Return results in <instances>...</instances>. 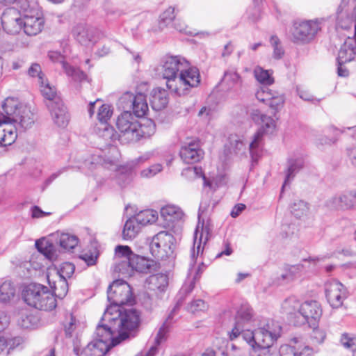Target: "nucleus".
<instances>
[{
  "instance_id": "obj_1",
  "label": "nucleus",
  "mask_w": 356,
  "mask_h": 356,
  "mask_svg": "<svg viewBox=\"0 0 356 356\" xmlns=\"http://www.w3.org/2000/svg\"><path fill=\"white\" fill-rule=\"evenodd\" d=\"M161 69L163 77L166 80L167 88L178 96L188 94L191 88L198 86L200 82L198 69L191 67L184 57H165Z\"/></svg>"
},
{
  "instance_id": "obj_2",
  "label": "nucleus",
  "mask_w": 356,
  "mask_h": 356,
  "mask_svg": "<svg viewBox=\"0 0 356 356\" xmlns=\"http://www.w3.org/2000/svg\"><path fill=\"white\" fill-rule=\"evenodd\" d=\"M33 122L29 107L16 98H6L0 109V146L12 145L17 137V129H29Z\"/></svg>"
},
{
  "instance_id": "obj_3",
  "label": "nucleus",
  "mask_w": 356,
  "mask_h": 356,
  "mask_svg": "<svg viewBox=\"0 0 356 356\" xmlns=\"http://www.w3.org/2000/svg\"><path fill=\"white\" fill-rule=\"evenodd\" d=\"M282 312L295 326L307 325L313 327L318 325L323 310L321 304L316 300L301 302L296 296L286 298L281 305Z\"/></svg>"
},
{
  "instance_id": "obj_4",
  "label": "nucleus",
  "mask_w": 356,
  "mask_h": 356,
  "mask_svg": "<svg viewBox=\"0 0 356 356\" xmlns=\"http://www.w3.org/2000/svg\"><path fill=\"white\" fill-rule=\"evenodd\" d=\"M281 332L279 323L268 320L254 331H243L242 338L252 349L250 356H277L270 354L269 348L280 337Z\"/></svg>"
},
{
  "instance_id": "obj_5",
  "label": "nucleus",
  "mask_w": 356,
  "mask_h": 356,
  "mask_svg": "<svg viewBox=\"0 0 356 356\" xmlns=\"http://www.w3.org/2000/svg\"><path fill=\"white\" fill-rule=\"evenodd\" d=\"M114 260V272L124 277L131 275L134 270L149 273L157 266L154 260L134 253L127 245H118L115 247Z\"/></svg>"
},
{
  "instance_id": "obj_6",
  "label": "nucleus",
  "mask_w": 356,
  "mask_h": 356,
  "mask_svg": "<svg viewBox=\"0 0 356 356\" xmlns=\"http://www.w3.org/2000/svg\"><path fill=\"white\" fill-rule=\"evenodd\" d=\"M115 307H107L103 321L114 325L120 341L129 337V332L137 327L139 323V314L134 309L114 310Z\"/></svg>"
},
{
  "instance_id": "obj_7",
  "label": "nucleus",
  "mask_w": 356,
  "mask_h": 356,
  "mask_svg": "<svg viewBox=\"0 0 356 356\" xmlns=\"http://www.w3.org/2000/svg\"><path fill=\"white\" fill-rule=\"evenodd\" d=\"M209 208L208 200L201 202L198 211V222L194 232L193 246L191 254V259L194 262L199 254H202L204 245L211 236L212 226L208 214Z\"/></svg>"
},
{
  "instance_id": "obj_8",
  "label": "nucleus",
  "mask_w": 356,
  "mask_h": 356,
  "mask_svg": "<svg viewBox=\"0 0 356 356\" xmlns=\"http://www.w3.org/2000/svg\"><path fill=\"white\" fill-rule=\"evenodd\" d=\"M25 302L40 310L51 311L56 307V300L49 290L38 284L26 286L22 293Z\"/></svg>"
},
{
  "instance_id": "obj_9",
  "label": "nucleus",
  "mask_w": 356,
  "mask_h": 356,
  "mask_svg": "<svg viewBox=\"0 0 356 356\" xmlns=\"http://www.w3.org/2000/svg\"><path fill=\"white\" fill-rule=\"evenodd\" d=\"M19 8L23 12V30L25 34L34 36L42 32L44 19L38 6L33 2L19 1Z\"/></svg>"
},
{
  "instance_id": "obj_10",
  "label": "nucleus",
  "mask_w": 356,
  "mask_h": 356,
  "mask_svg": "<svg viewBox=\"0 0 356 356\" xmlns=\"http://www.w3.org/2000/svg\"><path fill=\"white\" fill-rule=\"evenodd\" d=\"M108 301L110 305L108 307H115L114 310L121 308L125 304H131L134 297L131 286L127 282L117 280L113 282L107 291Z\"/></svg>"
},
{
  "instance_id": "obj_11",
  "label": "nucleus",
  "mask_w": 356,
  "mask_h": 356,
  "mask_svg": "<svg viewBox=\"0 0 356 356\" xmlns=\"http://www.w3.org/2000/svg\"><path fill=\"white\" fill-rule=\"evenodd\" d=\"M324 19H315L296 23L292 31V38L298 43H309L312 41L321 30Z\"/></svg>"
},
{
  "instance_id": "obj_12",
  "label": "nucleus",
  "mask_w": 356,
  "mask_h": 356,
  "mask_svg": "<svg viewBox=\"0 0 356 356\" xmlns=\"http://www.w3.org/2000/svg\"><path fill=\"white\" fill-rule=\"evenodd\" d=\"M175 238L168 232H160L152 239L149 250L152 254L158 259H164L170 256L175 248Z\"/></svg>"
},
{
  "instance_id": "obj_13",
  "label": "nucleus",
  "mask_w": 356,
  "mask_h": 356,
  "mask_svg": "<svg viewBox=\"0 0 356 356\" xmlns=\"http://www.w3.org/2000/svg\"><path fill=\"white\" fill-rule=\"evenodd\" d=\"M129 111L122 113L117 118L116 127L121 133L122 136L129 142H134L136 138L137 129L139 127V121Z\"/></svg>"
},
{
  "instance_id": "obj_14",
  "label": "nucleus",
  "mask_w": 356,
  "mask_h": 356,
  "mask_svg": "<svg viewBox=\"0 0 356 356\" xmlns=\"http://www.w3.org/2000/svg\"><path fill=\"white\" fill-rule=\"evenodd\" d=\"M326 298L330 306L339 308L348 296L347 288L340 282L333 280L328 281L325 285Z\"/></svg>"
},
{
  "instance_id": "obj_15",
  "label": "nucleus",
  "mask_w": 356,
  "mask_h": 356,
  "mask_svg": "<svg viewBox=\"0 0 356 356\" xmlns=\"http://www.w3.org/2000/svg\"><path fill=\"white\" fill-rule=\"evenodd\" d=\"M72 35L81 45L92 47L104 39L102 35L95 29L85 24H78L73 28Z\"/></svg>"
},
{
  "instance_id": "obj_16",
  "label": "nucleus",
  "mask_w": 356,
  "mask_h": 356,
  "mask_svg": "<svg viewBox=\"0 0 356 356\" xmlns=\"http://www.w3.org/2000/svg\"><path fill=\"white\" fill-rule=\"evenodd\" d=\"M259 124H260L261 127L254 134L253 140L249 146L250 153L253 161H256L259 156V153L264 134H271L275 129V120L267 115L263 117L262 120Z\"/></svg>"
},
{
  "instance_id": "obj_17",
  "label": "nucleus",
  "mask_w": 356,
  "mask_h": 356,
  "mask_svg": "<svg viewBox=\"0 0 356 356\" xmlns=\"http://www.w3.org/2000/svg\"><path fill=\"white\" fill-rule=\"evenodd\" d=\"M1 24L7 33H18L23 27V12L21 13L14 8L6 9L1 15Z\"/></svg>"
},
{
  "instance_id": "obj_18",
  "label": "nucleus",
  "mask_w": 356,
  "mask_h": 356,
  "mask_svg": "<svg viewBox=\"0 0 356 356\" xmlns=\"http://www.w3.org/2000/svg\"><path fill=\"white\" fill-rule=\"evenodd\" d=\"M93 340L102 341L108 344V347L115 346L120 342L117 330L114 329V325L111 322L103 321V317L96 327Z\"/></svg>"
},
{
  "instance_id": "obj_19",
  "label": "nucleus",
  "mask_w": 356,
  "mask_h": 356,
  "mask_svg": "<svg viewBox=\"0 0 356 356\" xmlns=\"http://www.w3.org/2000/svg\"><path fill=\"white\" fill-rule=\"evenodd\" d=\"M281 356H313L314 350L306 345L301 339L294 338L289 344L284 345L280 348Z\"/></svg>"
},
{
  "instance_id": "obj_20",
  "label": "nucleus",
  "mask_w": 356,
  "mask_h": 356,
  "mask_svg": "<svg viewBox=\"0 0 356 356\" xmlns=\"http://www.w3.org/2000/svg\"><path fill=\"white\" fill-rule=\"evenodd\" d=\"M179 154L186 163H196L203 157V152L200 149L199 141L195 139L185 143L181 146Z\"/></svg>"
},
{
  "instance_id": "obj_21",
  "label": "nucleus",
  "mask_w": 356,
  "mask_h": 356,
  "mask_svg": "<svg viewBox=\"0 0 356 356\" xmlns=\"http://www.w3.org/2000/svg\"><path fill=\"white\" fill-rule=\"evenodd\" d=\"M146 283L149 295L160 298L168 286V277L163 273L152 275L147 278Z\"/></svg>"
},
{
  "instance_id": "obj_22",
  "label": "nucleus",
  "mask_w": 356,
  "mask_h": 356,
  "mask_svg": "<svg viewBox=\"0 0 356 356\" xmlns=\"http://www.w3.org/2000/svg\"><path fill=\"white\" fill-rule=\"evenodd\" d=\"M252 317V309L248 307H241L237 312L235 318L234 327L232 331L229 332L230 340H234L239 336L242 337V332L247 330H244V324L249 322Z\"/></svg>"
},
{
  "instance_id": "obj_23",
  "label": "nucleus",
  "mask_w": 356,
  "mask_h": 356,
  "mask_svg": "<svg viewBox=\"0 0 356 356\" xmlns=\"http://www.w3.org/2000/svg\"><path fill=\"white\" fill-rule=\"evenodd\" d=\"M49 59L54 63H60L62 67L68 76H71L74 81H82L86 78L85 74L79 68L72 67L64 61V57L58 51H51L48 54Z\"/></svg>"
},
{
  "instance_id": "obj_24",
  "label": "nucleus",
  "mask_w": 356,
  "mask_h": 356,
  "mask_svg": "<svg viewBox=\"0 0 356 356\" xmlns=\"http://www.w3.org/2000/svg\"><path fill=\"white\" fill-rule=\"evenodd\" d=\"M51 120L54 124L58 127L64 128L68 124L70 117L67 108L63 102L60 104H47Z\"/></svg>"
},
{
  "instance_id": "obj_25",
  "label": "nucleus",
  "mask_w": 356,
  "mask_h": 356,
  "mask_svg": "<svg viewBox=\"0 0 356 356\" xmlns=\"http://www.w3.org/2000/svg\"><path fill=\"white\" fill-rule=\"evenodd\" d=\"M355 26V39L348 38L341 45L337 57L338 64L343 65L350 62L356 55V26Z\"/></svg>"
},
{
  "instance_id": "obj_26",
  "label": "nucleus",
  "mask_w": 356,
  "mask_h": 356,
  "mask_svg": "<svg viewBox=\"0 0 356 356\" xmlns=\"http://www.w3.org/2000/svg\"><path fill=\"white\" fill-rule=\"evenodd\" d=\"M109 348L108 344L92 340L81 352L77 348L74 351L78 356H104Z\"/></svg>"
},
{
  "instance_id": "obj_27",
  "label": "nucleus",
  "mask_w": 356,
  "mask_h": 356,
  "mask_svg": "<svg viewBox=\"0 0 356 356\" xmlns=\"http://www.w3.org/2000/svg\"><path fill=\"white\" fill-rule=\"evenodd\" d=\"M113 114V110L111 108V106L108 104H102L97 113V119L101 123L102 128H97L98 129H102V132H98V134L102 137H108L113 133V129L110 127L107 122L111 118Z\"/></svg>"
},
{
  "instance_id": "obj_28",
  "label": "nucleus",
  "mask_w": 356,
  "mask_h": 356,
  "mask_svg": "<svg viewBox=\"0 0 356 356\" xmlns=\"http://www.w3.org/2000/svg\"><path fill=\"white\" fill-rule=\"evenodd\" d=\"M304 270L302 264L286 266L283 273L277 278L279 284L290 283L302 276Z\"/></svg>"
},
{
  "instance_id": "obj_29",
  "label": "nucleus",
  "mask_w": 356,
  "mask_h": 356,
  "mask_svg": "<svg viewBox=\"0 0 356 356\" xmlns=\"http://www.w3.org/2000/svg\"><path fill=\"white\" fill-rule=\"evenodd\" d=\"M304 167V160L301 157L290 158L287 162V168L286 170V177L283 188L290 183L296 175Z\"/></svg>"
},
{
  "instance_id": "obj_30",
  "label": "nucleus",
  "mask_w": 356,
  "mask_h": 356,
  "mask_svg": "<svg viewBox=\"0 0 356 356\" xmlns=\"http://www.w3.org/2000/svg\"><path fill=\"white\" fill-rule=\"evenodd\" d=\"M150 102L154 110H162L168 104V92L159 88L153 89L151 93Z\"/></svg>"
},
{
  "instance_id": "obj_31",
  "label": "nucleus",
  "mask_w": 356,
  "mask_h": 356,
  "mask_svg": "<svg viewBox=\"0 0 356 356\" xmlns=\"http://www.w3.org/2000/svg\"><path fill=\"white\" fill-rule=\"evenodd\" d=\"M54 276L55 275L51 272H48L47 277L49 284L53 289L55 296L59 298H63L66 296L68 291L67 280L57 277L58 280H54Z\"/></svg>"
},
{
  "instance_id": "obj_32",
  "label": "nucleus",
  "mask_w": 356,
  "mask_h": 356,
  "mask_svg": "<svg viewBox=\"0 0 356 356\" xmlns=\"http://www.w3.org/2000/svg\"><path fill=\"white\" fill-rule=\"evenodd\" d=\"M168 332V325L166 324V323H165L160 327L156 334L154 341L155 344L152 346L149 349V350L145 352H141L136 356H155L158 353V346H159L161 343L166 341Z\"/></svg>"
},
{
  "instance_id": "obj_33",
  "label": "nucleus",
  "mask_w": 356,
  "mask_h": 356,
  "mask_svg": "<svg viewBox=\"0 0 356 356\" xmlns=\"http://www.w3.org/2000/svg\"><path fill=\"white\" fill-rule=\"evenodd\" d=\"M56 243L65 250H72L79 243V238L77 236L69 233H60L56 232L52 235Z\"/></svg>"
},
{
  "instance_id": "obj_34",
  "label": "nucleus",
  "mask_w": 356,
  "mask_h": 356,
  "mask_svg": "<svg viewBox=\"0 0 356 356\" xmlns=\"http://www.w3.org/2000/svg\"><path fill=\"white\" fill-rule=\"evenodd\" d=\"M40 87L42 96L47 100V104H52L54 105L63 102L57 93L56 88L54 86L50 85L47 80H44V83H40Z\"/></svg>"
},
{
  "instance_id": "obj_35",
  "label": "nucleus",
  "mask_w": 356,
  "mask_h": 356,
  "mask_svg": "<svg viewBox=\"0 0 356 356\" xmlns=\"http://www.w3.org/2000/svg\"><path fill=\"white\" fill-rule=\"evenodd\" d=\"M353 193L342 194L334 196L329 201V205L336 209H350L355 207Z\"/></svg>"
},
{
  "instance_id": "obj_36",
  "label": "nucleus",
  "mask_w": 356,
  "mask_h": 356,
  "mask_svg": "<svg viewBox=\"0 0 356 356\" xmlns=\"http://www.w3.org/2000/svg\"><path fill=\"white\" fill-rule=\"evenodd\" d=\"M161 216L166 221L173 222L181 220L184 213L178 207L175 205H167L161 209Z\"/></svg>"
},
{
  "instance_id": "obj_37",
  "label": "nucleus",
  "mask_w": 356,
  "mask_h": 356,
  "mask_svg": "<svg viewBox=\"0 0 356 356\" xmlns=\"http://www.w3.org/2000/svg\"><path fill=\"white\" fill-rule=\"evenodd\" d=\"M131 106L136 116L143 117L148 111L146 95L142 92L135 95Z\"/></svg>"
},
{
  "instance_id": "obj_38",
  "label": "nucleus",
  "mask_w": 356,
  "mask_h": 356,
  "mask_svg": "<svg viewBox=\"0 0 356 356\" xmlns=\"http://www.w3.org/2000/svg\"><path fill=\"white\" fill-rule=\"evenodd\" d=\"M289 209L291 213L298 219H303L309 213V204L301 200H294Z\"/></svg>"
},
{
  "instance_id": "obj_39",
  "label": "nucleus",
  "mask_w": 356,
  "mask_h": 356,
  "mask_svg": "<svg viewBox=\"0 0 356 356\" xmlns=\"http://www.w3.org/2000/svg\"><path fill=\"white\" fill-rule=\"evenodd\" d=\"M155 131L156 125L152 120L146 119L143 123L139 122V127L137 129V132H136L138 136L136 138H134V142H136L143 138H149L152 136Z\"/></svg>"
},
{
  "instance_id": "obj_40",
  "label": "nucleus",
  "mask_w": 356,
  "mask_h": 356,
  "mask_svg": "<svg viewBox=\"0 0 356 356\" xmlns=\"http://www.w3.org/2000/svg\"><path fill=\"white\" fill-rule=\"evenodd\" d=\"M141 225L132 217L128 219L122 231V237L125 240L135 238L140 232Z\"/></svg>"
},
{
  "instance_id": "obj_41",
  "label": "nucleus",
  "mask_w": 356,
  "mask_h": 356,
  "mask_svg": "<svg viewBox=\"0 0 356 356\" xmlns=\"http://www.w3.org/2000/svg\"><path fill=\"white\" fill-rule=\"evenodd\" d=\"M22 339L19 337L7 339L0 334V356L7 355L21 343Z\"/></svg>"
},
{
  "instance_id": "obj_42",
  "label": "nucleus",
  "mask_w": 356,
  "mask_h": 356,
  "mask_svg": "<svg viewBox=\"0 0 356 356\" xmlns=\"http://www.w3.org/2000/svg\"><path fill=\"white\" fill-rule=\"evenodd\" d=\"M141 226L152 224L158 219V213L156 211L146 209L140 211L133 217Z\"/></svg>"
},
{
  "instance_id": "obj_43",
  "label": "nucleus",
  "mask_w": 356,
  "mask_h": 356,
  "mask_svg": "<svg viewBox=\"0 0 356 356\" xmlns=\"http://www.w3.org/2000/svg\"><path fill=\"white\" fill-rule=\"evenodd\" d=\"M38 250L47 259L52 260L56 257L54 245L49 240L42 238L35 242Z\"/></svg>"
},
{
  "instance_id": "obj_44",
  "label": "nucleus",
  "mask_w": 356,
  "mask_h": 356,
  "mask_svg": "<svg viewBox=\"0 0 356 356\" xmlns=\"http://www.w3.org/2000/svg\"><path fill=\"white\" fill-rule=\"evenodd\" d=\"M75 270V266L70 262H64L58 268L49 269L56 277H61L67 280L72 277Z\"/></svg>"
},
{
  "instance_id": "obj_45",
  "label": "nucleus",
  "mask_w": 356,
  "mask_h": 356,
  "mask_svg": "<svg viewBox=\"0 0 356 356\" xmlns=\"http://www.w3.org/2000/svg\"><path fill=\"white\" fill-rule=\"evenodd\" d=\"M253 72L255 79L260 83L265 86H269L273 83L274 79L270 71L264 70L260 66H257L254 69Z\"/></svg>"
},
{
  "instance_id": "obj_46",
  "label": "nucleus",
  "mask_w": 356,
  "mask_h": 356,
  "mask_svg": "<svg viewBox=\"0 0 356 356\" xmlns=\"http://www.w3.org/2000/svg\"><path fill=\"white\" fill-rule=\"evenodd\" d=\"M15 289L10 282H4L0 286V301L9 302L15 296Z\"/></svg>"
},
{
  "instance_id": "obj_47",
  "label": "nucleus",
  "mask_w": 356,
  "mask_h": 356,
  "mask_svg": "<svg viewBox=\"0 0 356 356\" xmlns=\"http://www.w3.org/2000/svg\"><path fill=\"white\" fill-rule=\"evenodd\" d=\"M224 81L229 87L232 88L235 86L241 85L242 79L236 70L234 68L229 69L224 74Z\"/></svg>"
},
{
  "instance_id": "obj_48",
  "label": "nucleus",
  "mask_w": 356,
  "mask_h": 356,
  "mask_svg": "<svg viewBox=\"0 0 356 356\" xmlns=\"http://www.w3.org/2000/svg\"><path fill=\"white\" fill-rule=\"evenodd\" d=\"M284 102L285 97L284 95L275 91L268 104L272 109L279 111L283 108Z\"/></svg>"
},
{
  "instance_id": "obj_49",
  "label": "nucleus",
  "mask_w": 356,
  "mask_h": 356,
  "mask_svg": "<svg viewBox=\"0 0 356 356\" xmlns=\"http://www.w3.org/2000/svg\"><path fill=\"white\" fill-rule=\"evenodd\" d=\"M82 327L81 323L72 314L69 316V321L65 325V332L67 336L72 337L76 331Z\"/></svg>"
},
{
  "instance_id": "obj_50",
  "label": "nucleus",
  "mask_w": 356,
  "mask_h": 356,
  "mask_svg": "<svg viewBox=\"0 0 356 356\" xmlns=\"http://www.w3.org/2000/svg\"><path fill=\"white\" fill-rule=\"evenodd\" d=\"M229 144L231 151L235 154H238L245 148V144L243 137L233 136L229 138Z\"/></svg>"
},
{
  "instance_id": "obj_51",
  "label": "nucleus",
  "mask_w": 356,
  "mask_h": 356,
  "mask_svg": "<svg viewBox=\"0 0 356 356\" xmlns=\"http://www.w3.org/2000/svg\"><path fill=\"white\" fill-rule=\"evenodd\" d=\"M341 344L347 349H350L353 353L356 351V335L344 333L340 339Z\"/></svg>"
},
{
  "instance_id": "obj_52",
  "label": "nucleus",
  "mask_w": 356,
  "mask_h": 356,
  "mask_svg": "<svg viewBox=\"0 0 356 356\" xmlns=\"http://www.w3.org/2000/svg\"><path fill=\"white\" fill-rule=\"evenodd\" d=\"M274 92L266 86H262L257 90L255 96L259 102L268 103Z\"/></svg>"
},
{
  "instance_id": "obj_53",
  "label": "nucleus",
  "mask_w": 356,
  "mask_h": 356,
  "mask_svg": "<svg viewBox=\"0 0 356 356\" xmlns=\"http://www.w3.org/2000/svg\"><path fill=\"white\" fill-rule=\"evenodd\" d=\"M310 327L313 330L312 334V340L316 343H323L327 335L325 330L322 327H319L318 325Z\"/></svg>"
},
{
  "instance_id": "obj_54",
  "label": "nucleus",
  "mask_w": 356,
  "mask_h": 356,
  "mask_svg": "<svg viewBox=\"0 0 356 356\" xmlns=\"http://www.w3.org/2000/svg\"><path fill=\"white\" fill-rule=\"evenodd\" d=\"M28 74L32 77L38 79V83H44V77L41 67L38 63H33L28 70Z\"/></svg>"
},
{
  "instance_id": "obj_55",
  "label": "nucleus",
  "mask_w": 356,
  "mask_h": 356,
  "mask_svg": "<svg viewBox=\"0 0 356 356\" xmlns=\"http://www.w3.org/2000/svg\"><path fill=\"white\" fill-rule=\"evenodd\" d=\"M163 167L160 163L154 164L140 172V176L143 178H150L162 171Z\"/></svg>"
},
{
  "instance_id": "obj_56",
  "label": "nucleus",
  "mask_w": 356,
  "mask_h": 356,
  "mask_svg": "<svg viewBox=\"0 0 356 356\" xmlns=\"http://www.w3.org/2000/svg\"><path fill=\"white\" fill-rule=\"evenodd\" d=\"M270 42L273 47V57L276 59L281 58L284 55V50L280 45V40L277 36H272Z\"/></svg>"
},
{
  "instance_id": "obj_57",
  "label": "nucleus",
  "mask_w": 356,
  "mask_h": 356,
  "mask_svg": "<svg viewBox=\"0 0 356 356\" xmlns=\"http://www.w3.org/2000/svg\"><path fill=\"white\" fill-rule=\"evenodd\" d=\"M175 17V8L169 7L161 15V24L163 23L165 26H167L173 21Z\"/></svg>"
},
{
  "instance_id": "obj_58",
  "label": "nucleus",
  "mask_w": 356,
  "mask_h": 356,
  "mask_svg": "<svg viewBox=\"0 0 356 356\" xmlns=\"http://www.w3.org/2000/svg\"><path fill=\"white\" fill-rule=\"evenodd\" d=\"M207 309V303L201 299L193 301L188 307V311H190L192 313L205 311Z\"/></svg>"
},
{
  "instance_id": "obj_59",
  "label": "nucleus",
  "mask_w": 356,
  "mask_h": 356,
  "mask_svg": "<svg viewBox=\"0 0 356 356\" xmlns=\"http://www.w3.org/2000/svg\"><path fill=\"white\" fill-rule=\"evenodd\" d=\"M19 323L22 327L29 329L35 325V319L32 315H22Z\"/></svg>"
},
{
  "instance_id": "obj_60",
  "label": "nucleus",
  "mask_w": 356,
  "mask_h": 356,
  "mask_svg": "<svg viewBox=\"0 0 356 356\" xmlns=\"http://www.w3.org/2000/svg\"><path fill=\"white\" fill-rule=\"evenodd\" d=\"M155 155L154 151H148L145 153H143L142 155L138 156V158L135 159L132 161L133 165H140L141 163H143L147 161H149L150 159L154 157Z\"/></svg>"
},
{
  "instance_id": "obj_61",
  "label": "nucleus",
  "mask_w": 356,
  "mask_h": 356,
  "mask_svg": "<svg viewBox=\"0 0 356 356\" xmlns=\"http://www.w3.org/2000/svg\"><path fill=\"white\" fill-rule=\"evenodd\" d=\"M135 95L132 94L130 92H127L122 95V96L120 99V102L121 104L124 107H131L132 108V102L133 99L134 98Z\"/></svg>"
},
{
  "instance_id": "obj_62",
  "label": "nucleus",
  "mask_w": 356,
  "mask_h": 356,
  "mask_svg": "<svg viewBox=\"0 0 356 356\" xmlns=\"http://www.w3.org/2000/svg\"><path fill=\"white\" fill-rule=\"evenodd\" d=\"M197 172H200V168L197 167H188L185 168L181 175L186 178L192 179L195 178L194 175H196Z\"/></svg>"
},
{
  "instance_id": "obj_63",
  "label": "nucleus",
  "mask_w": 356,
  "mask_h": 356,
  "mask_svg": "<svg viewBox=\"0 0 356 356\" xmlns=\"http://www.w3.org/2000/svg\"><path fill=\"white\" fill-rule=\"evenodd\" d=\"M80 259L83 260L88 266H92L95 264L97 257L92 254L85 253L80 256Z\"/></svg>"
},
{
  "instance_id": "obj_64",
  "label": "nucleus",
  "mask_w": 356,
  "mask_h": 356,
  "mask_svg": "<svg viewBox=\"0 0 356 356\" xmlns=\"http://www.w3.org/2000/svg\"><path fill=\"white\" fill-rule=\"evenodd\" d=\"M250 115L252 119L255 122L259 124L262 120L263 117H264L266 115L263 114L260 111L257 109H253L250 113Z\"/></svg>"
}]
</instances>
